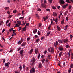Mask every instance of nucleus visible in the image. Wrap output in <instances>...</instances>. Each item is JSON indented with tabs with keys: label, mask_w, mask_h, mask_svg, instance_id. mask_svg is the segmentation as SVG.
I'll return each instance as SVG.
<instances>
[{
	"label": "nucleus",
	"mask_w": 73,
	"mask_h": 73,
	"mask_svg": "<svg viewBox=\"0 0 73 73\" xmlns=\"http://www.w3.org/2000/svg\"><path fill=\"white\" fill-rule=\"evenodd\" d=\"M35 53L36 54H37V53H38V49H37V48H36L35 49Z\"/></svg>",
	"instance_id": "4468645a"
},
{
	"label": "nucleus",
	"mask_w": 73,
	"mask_h": 73,
	"mask_svg": "<svg viewBox=\"0 0 73 73\" xmlns=\"http://www.w3.org/2000/svg\"><path fill=\"white\" fill-rule=\"evenodd\" d=\"M50 32H51V31H48L47 32V36H48L49 35H50Z\"/></svg>",
	"instance_id": "b1692460"
},
{
	"label": "nucleus",
	"mask_w": 73,
	"mask_h": 73,
	"mask_svg": "<svg viewBox=\"0 0 73 73\" xmlns=\"http://www.w3.org/2000/svg\"><path fill=\"white\" fill-rule=\"evenodd\" d=\"M13 33H16V31L15 30H13Z\"/></svg>",
	"instance_id": "0e129e2a"
},
{
	"label": "nucleus",
	"mask_w": 73,
	"mask_h": 73,
	"mask_svg": "<svg viewBox=\"0 0 73 73\" xmlns=\"http://www.w3.org/2000/svg\"><path fill=\"white\" fill-rule=\"evenodd\" d=\"M3 21H1L0 23V26L1 25L3 24Z\"/></svg>",
	"instance_id": "cd10ccee"
},
{
	"label": "nucleus",
	"mask_w": 73,
	"mask_h": 73,
	"mask_svg": "<svg viewBox=\"0 0 73 73\" xmlns=\"http://www.w3.org/2000/svg\"><path fill=\"white\" fill-rule=\"evenodd\" d=\"M57 19L56 18V19H55L54 21H55L56 23H57Z\"/></svg>",
	"instance_id": "e433bc0d"
},
{
	"label": "nucleus",
	"mask_w": 73,
	"mask_h": 73,
	"mask_svg": "<svg viewBox=\"0 0 73 73\" xmlns=\"http://www.w3.org/2000/svg\"><path fill=\"white\" fill-rule=\"evenodd\" d=\"M41 6L42 7H45V5L44 3H42Z\"/></svg>",
	"instance_id": "f3484780"
},
{
	"label": "nucleus",
	"mask_w": 73,
	"mask_h": 73,
	"mask_svg": "<svg viewBox=\"0 0 73 73\" xmlns=\"http://www.w3.org/2000/svg\"><path fill=\"white\" fill-rule=\"evenodd\" d=\"M59 50H60V51H63V50H64V48L60 47L59 48Z\"/></svg>",
	"instance_id": "0eeeda50"
},
{
	"label": "nucleus",
	"mask_w": 73,
	"mask_h": 73,
	"mask_svg": "<svg viewBox=\"0 0 73 73\" xmlns=\"http://www.w3.org/2000/svg\"><path fill=\"white\" fill-rule=\"evenodd\" d=\"M67 27H68V25H66L65 26V27L64 30H66V29H67Z\"/></svg>",
	"instance_id": "473e14b6"
},
{
	"label": "nucleus",
	"mask_w": 73,
	"mask_h": 73,
	"mask_svg": "<svg viewBox=\"0 0 73 73\" xmlns=\"http://www.w3.org/2000/svg\"><path fill=\"white\" fill-rule=\"evenodd\" d=\"M52 0H48V1L49 2L50 4H51L52 2Z\"/></svg>",
	"instance_id": "7c9ffc66"
},
{
	"label": "nucleus",
	"mask_w": 73,
	"mask_h": 73,
	"mask_svg": "<svg viewBox=\"0 0 73 73\" xmlns=\"http://www.w3.org/2000/svg\"><path fill=\"white\" fill-rule=\"evenodd\" d=\"M32 52H33V49H31L29 52V54H32Z\"/></svg>",
	"instance_id": "5701e85b"
},
{
	"label": "nucleus",
	"mask_w": 73,
	"mask_h": 73,
	"mask_svg": "<svg viewBox=\"0 0 73 73\" xmlns=\"http://www.w3.org/2000/svg\"><path fill=\"white\" fill-rule=\"evenodd\" d=\"M26 44V43H22L21 45L22 46H24Z\"/></svg>",
	"instance_id": "2eb2a0df"
},
{
	"label": "nucleus",
	"mask_w": 73,
	"mask_h": 73,
	"mask_svg": "<svg viewBox=\"0 0 73 73\" xmlns=\"http://www.w3.org/2000/svg\"><path fill=\"white\" fill-rule=\"evenodd\" d=\"M52 7L53 9H56V7L55 6H52Z\"/></svg>",
	"instance_id": "a19ab883"
},
{
	"label": "nucleus",
	"mask_w": 73,
	"mask_h": 73,
	"mask_svg": "<svg viewBox=\"0 0 73 73\" xmlns=\"http://www.w3.org/2000/svg\"><path fill=\"white\" fill-rule=\"evenodd\" d=\"M23 24H24V25H25V24H26V23H27V21H23Z\"/></svg>",
	"instance_id": "412c9836"
},
{
	"label": "nucleus",
	"mask_w": 73,
	"mask_h": 73,
	"mask_svg": "<svg viewBox=\"0 0 73 73\" xmlns=\"http://www.w3.org/2000/svg\"><path fill=\"white\" fill-rule=\"evenodd\" d=\"M72 71V69L71 68H69L68 70V73H70Z\"/></svg>",
	"instance_id": "393cba45"
},
{
	"label": "nucleus",
	"mask_w": 73,
	"mask_h": 73,
	"mask_svg": "<svg viewBox=\"0 0 73 73\" xmlns=\"http://www.w3.org/2000/svg\"><path fill=\"white\" fill-rule=\"evenodd\" d=\"M9 65H10V63L9 62L6 63L5 64V66L6 67L7 66V67H9Z\"/></svg>",
	"instance_id": "20e7f679"
},
{
	"label": "nucleus",
	"mask_w": 73,
	"mask_h": 73,
	"mask_svg": "<svg viewBox=\"0 0 73 73\" xmlns=\"http://www.w3.org/2000/svg\"><path fill=\"white\" fill-rule=\"evenodd\" d=\"M41 9H40L39 8L38 9V11H39V12H40V11H41Z\"/></svg>",
	"instance_id": "3c124183"
},
{
	"label": "nucleus",
	"mask_w": 73,
	"mask_h": 73,
	"mask_svg": "<svg viewBox=\"0 0 73 73\" xmlns=\"http://www.w3.org/2000/svg\"><path fill=\"white\" fill-rule=\"evenodd\" d=\"M8 23H9V21L8 20H7L6 22V24H7Z\"/></svg>",
	"instance_id": "09e8293b"
},
{
	"label": "nucleus",
	"mask_w": 73,
	"mask_h": 73,
	"mask_svg": "<svg viewBox=\"0 0 73 73\" xmlns=\"http://www.w3.org/2000/svg\"><path fill=\"white\" fill-rule=\"evenodd\" d=\"M48 17H49V16H46L45 17V18L46 19H48Z\"/></svg>",
	"instance_id": "8fccbe9b"
},
{
	"label": "nucleus",
	"mask_w": 73,
	"mask_h": 73,
	"mask_svg": "<svg viewBox=\"0 0 73 73\" xmlns=\"http://www.w3.org/2000/svg\"><path fill=\"white\" fill-rule=\"evenodd\" d=\"M15 27H19V25L17 24H16L15 25Z\"/></svg>",
	"instance_id": "72a5a7b5"
},
{
	"label": "nucleus",
	"mask_w": 73,
	"mask_h": 73,
	"mask_svg": "<svg viewBox=\"0 0 73 73\" xmlns=\"http://www.w3.org/2000/svg\"><path fill=\"white\" fill-rule=\"evenodd\" d=\"M36 72L35 69L34 68H32L30 70V73H35Z\"/></svg>",
	"instance_id": "f257e3e1"
},
{
	"label": "nucleus",
	"mask_w": 73,
	"mask_h": 73,
	"mask_svg": "<svg viewBox=\"0 0 73 73\" xmlns=\"http://www.w3.org/2000/svg\"><path fill=\"white\" fill-rule=\"evenodd\" d=\"M71 51H72V50H70L68 53V57H69V56H70V53L71 52Z\"/></svg>",
	"instance_id": "a211bd4d"
},
{
	"label": "nucleus",
	"mask_w": 73,
	"mask_h": 73,
	"mask_svg": "<svg viewBox=\"0 0 73 73\" xmlns=\"http://www.w3.org/2000/svg\"><path fill=\"white\" fill-rule=\"evenodd\" d=\"M66 1L67 3H71V2L69 1V0H66Z\"/></svg>",
	"instance_id": "c756f323"
},
{
	"label": "nucleus",
	"mask_w": 73,
	"mask_h": 73,
	"mask_svg": "<svg viewBox=\"0 0 73 73\" xmlns=\"http://www.w3.org/2000/svg\"><path fill=\"white\" fill-rule=\"evenodd\" d=\"M71 8H72V6H71V5H70L69 7V9H71Z\"/></svg>",
	"instance_id": "603ef678"
},
{
	"label": "nucleus",
	"mask_w": 73,
	"mask_h": 73,
	"mask_svg": "<svg viewBox=\"0 0 73 73\" xmlns=\"http://www.w3.org/2000/svg\"><path fill=\"white\" fill-rule=\"evenodd\" d=\"M44 38V37L43 36L41 38V40H43Z\"/></svg>",
	"instance_id": "052dcab7"
},
{
	"label": "nucleus",
	"mask_w": 73,
	"mask_h": 73,
	"mask_svg": "<svg viewBox=\"0 0 73 73\" xmlns=\"http://www.w3.org/2000/svg\"><path fill=\"white\" fill-rule=\"evenodd\" d=\"M8 8H9V7H5L4 9H5V10H7V9H8Z\"/></svg>",
	"instance_id": "4c0bfd02"
},
{
	"label": "nucleus",
	"mask_w": 73,
	"mask_h": 73,
	"mask_svg": "<svg viewBox=\"0 0 73 73\" xmlns=\"http://www.w3.org/2000/svg\"><path fill=\"white\" fill-rule=\"evenodd\" d=\"M24 10L22 11V15H24Z\"/></svg>",
	"instance_id": "774afa93"
},
{
	"label": "nucleus",
	"mask_w": 73,
	"mask_h": 73,
	"mask_svg": "<svg viewBox=\"0 0 73 73\" xmlns=\"http://www.w3.org/2000/svg\"><path fill=\"white\" fill-rule=\"evenodd\" d=\"M51 53H53L54 52V49L53 48V47H51Z\"/></svg>",
	"instance_id": "9d476101"
},
{
	"label": "nucleus",
	"mask_w": 73,
	"mask_h": 73,
	"mask_svg": "<svg viewBox=\"0 0 73 73\" xmlns=\"http://www.w3.org/2000/svg\"><path fill=\"white\" fill-rule=\"evenodd\" d=\"M27 28V27L26 26H25V27L23 28H22V31H26V28Z\"/></svg>",
	"instance_id": "f8f14e48"
},
{
	"label": "nucleus",
	"mask_w": 73,
	"mask_h": 73,
	"mask_svg": "<svg viewBox=\"0 0 73 73\" xmlns=\"http://www.w3.org/2000/svg\"><path fill=\"white\" fill-rule=\"evenodd\" d=\"M28 24H29V23H27L25 26H26H26H27V27H28Z\"/></svg>",
	"instance_id": "4d7b16f0"
},
{
	"label": "nucleus",
	"mask_w": 73,
	"mask_h": 73,
	"mask_svg": "<svg viewBox=\"0 0 73 73\" xmlns=\"http://www.w3.org/2000/svg\"><path fill=\"white\" fill-rule=\"evenodd\" d=\"M44 61H45V59H43L42 61V63H44Z\"/></svg>",
	"instance_id": "13d9d810"
},
{
	"label": "nucleus",
	"mask_w": 73,
	"mask_h": 73,
	"mask_svg": "<svg viewBox=\"0 0 73 73\" xmlns=\"http://www.w3.org/2000/svg\"><path fill=\"white\" fill-rule=\"evenodd\" d=\"M20 49H21V48L19 47V48H18L17 51L18 52H19V51H20Z\"/></svg>",
	"instance_id": "de8ad7c7"
},
{
	"label": "nucleus",
	"mask_w": 73,
	"mask_h": 73,
	"mask_svg": "<svg viewBox=\"0 0 73 73\" xmlns=\"http://www.w3.org/2000/svg\"><path fill=\"white\" fill-rule=\"evenodd\" d=\"M12 15H10L9 17H8V18L9 19H11V17H12Z\"/></svg>",
	"instance_id": "2f4dec72"
},
{
	"label": "nucleus",
	"mask_w": 73,
	"mask_h": 73,
	"mask_svg": "<svg viewBox=\"0 0 73 73\" xmlns=\"http://www.w3.org/2000/svg\"><path fill=\"white\" fill-rule=\"evenodd\" d=\"M62 8H66V5H64L63 6H62Z\"/></svg>",
	"instance_id": "ea45409f"
},
{
	"label": "nucleus",
	"mask_w": 73,
	"mask_h": 73,
	"mask_svg": "<svg viewBox=\"0 0 73 73\" xmlns=\"http://www.w3.org/2000/svg\"><path fill=\"white\" fill-rule=\"evenodd\" d=\"M58 42H59V43H61V44H62V43H63V42L62 41H61V40L58 39Z\"/></svg>",
	"instance_id": "aec40b11"
},
{
	"label": "nucleus",
	"mask_w": 73,
	"mask_h": 73,
	"mask_svg": "<svg viewBox=\"0 0 73 73\" xmlns=\"http://www.w3.org/2000/svg\"><path fill=\"white\" fill-rule=\"evenodd\" d=\"M42 24H41V23H40L39 24V26L38 27H41V26Z\"/></svg>",
	"instance_id": "58836bf2"
},
{
	"label": "nucleus",
	"mask_w": 73,
	"mask_h": 73,
	"mask_svg": "<svg viewBox=\"0 0 73 73\" xmlns=\"http://www.w3.org/2000/svg\"><path fill=\"white\" fill-rule=\"evenodd\" d=\"M19 53L21 54V57H22L23 56V50H21L19 52Z\"/></svg>",
	"instance_id": "39448f33"
},
{
	"label": "nucleus",
	"mask_w": 73,
	"mask_h": 73,
	"mask_svg": "<svg viewBox=\"0 0 73 73\" xmlns=\"http://www.w3.org/2000/svg\"><path fill=\"white\" fill-rule=\"evenodd\" d=\"M72 37H73V36L72 35H70V38H72Z\"/></svg>",
	"instance_id": "338daca9"
},
{
	"label": "nucleus",
	"mask_w": 73,
	"mask_h": 73,
	"mask_svg": "<svg viewBox=\"0 0 73 73\" xmlns=\"http://www.w3.org/2000/svg\"><path fill=\"white\" fill-rule=\"evenodd\" d=\"M73 65L72 64H71L70 65V67L71 68H73Z\"/></svg>",
	"instance_id": "e2e57ef3"
},
{
	"label": "nucleus",
	"mask_w": 73,
	"mask_h": 73,
	"mask_svg": "<svg viewBox=\"0 0 73 73\" xmlns=\"http://www.w3.org/2000/svg\"><path fill=\"white\" fill-rule=\"evenodd\" d=\"M59 2L60 4H63L65 3V2H64V1L63 0H60Z\"/></svg>",
	"instance_id": "f03ea898"
},
{
	"label": "nucleus",
	"mask_w": 73,
	"mask_h": 73,
	"mask_svg": "<svg viewBox=\"0 0 73 73\" xmlns=\"http://www.w3.org/2000/svg\"><path fill=\"white\" fill-rule=\"evenodd\" d=\"M63 42H67L68 41V39H65L63 41Z\"/></svg>",
	"instance_id": "9b49d317"
},
{
	"label": "nucleus",
	"mask_w": 73,
	"mask_h": 73,
	"mask_svg": "<svg viewBox=\"0 0 73 73\" xmlns=\"http://www.w3.org/2000/svg\"><path fill=\"white\" fill-rule=\"evenodd\" d=\"M4 31H5V29H4L3 30H2V33H3V32H4Z\"/></svg>",
	"instance_id": "680f3d73"
},
{
	"label": "nucleus",
	"mask_w": 73,
	"mask_h": 73,
	"mask_svg": "<svg viewBox=\"0 0 73 73\" xmlns=\"http://www.w3.org/2000/svg\"><path fill=\"white\" fill-rule=\"evenodd\" d=\"M51 24H53V20H52V19H51Z\"/></svg>",
	"instance_id": "c9c22d12"
},
{
	"label": "nucleus",
	"mask_w": 73,
	"mask_h": 73,
	"mask_svg": "<svg viewBox=\"0 0 73 73\" xmlns=\"http://www.w3.org/2000/svg\"><path fill=\"white\" fill-rule=\"evenodd\" d=\"M19 70L21 71V69H22V67L21 66H20L19 67Z\"/></svg>",
	"instance_id": "f704fd0d"
},
{
	"label": "nucleus",
	"mask_w": 73,
	"mask_h": 73,
	"mask_svg": "<svg viewBox=\"0 0 73 73\" xmlns=\"http://www.w3.org/2000/svg\"><path fill=\"white\" fill-rule=\"evenodd\" d=\"M23 69H25V65H23Z\"/></svg>",
	"instance_id": "79ce46f5"
},
{
	"label": "nucleus",
	"mask_w": 73,
	"mask_h": 73,
	"mask_svg": "<svg viewBox=\"0 0 73 73\" xmlns=\"http://www.w3.org/2000/svg\"><path fill=\"white\" fill-rule=\"evenodd\" d=\"M53 15L54 17H55V16H57V14L56 13V12H54L53 13Z\"/></svg>",
	"instance_id": "6e6552de"
},
{
	"label": "nucleus",
	"mask_w": 73,
	"mask_h": 73,
	"mask_svg": "<svg viewBox=\"0 0 73 73\" xmlns=\"http://www.w3.org/2000/svg\"><path fill=\"white\" fill-rule=\"evenodd\" d=\"M67 13H68V11H66L64 13V15L65 16H66V15H67Z\"/></svg>",
	"instance_id": "c03bdc74"
},
{
	"label": "nucleus",
	"mask_w": 73,
	"mask_h": 73,
	"mask_svg": "<svg viewBox=\"0 0 73 73\" xmlns=\"http://www.w3.org/2000/svg\"><path fill=\"white\" fill-rule=\"evenodd\" d=\"M36 61V59L34 57H33L31 60V62H35Z\"/></svg>",
	"instance_id": "423d86ee"
},
{
	"label": "nucleus",
	"mask_w": 73,
	"mask_h": 73,
	"mask_svg": "<svg viewBox=\"0 0 73 73\" xmlns=\"http://www.w3.org/2000/svg\"><path fill=\"white\" fill-rule=\"evenodd\" d=\"M33 31L34 34H35L36 33V32H37V29H36L34 30V31L33 30Z\"/></svg>",
	"instance_id": "1a4fd4ad"
},
{
	"label": "nucleus",
	"mask_w": 73,
	"mask_h": 73,
	"mask_svg": "<svg viewBox=\"0 0 73 73\" xmlns=\"http://www.w3.org/2000/svg\"><path fill=\"white\" fill-rule=\"evenodd\" d=\"M11 25V23H9V24H8L7 25V26L8 27H9Z\"/></svg>",
	"instance_id": "bf43d9fd"
},
{
	"label": "nucleus",
	"mask_w": 73,
	"mask_h": 73,
	"mask_svg": "<svg viewBox=\"0 0 73 73\" xmlns=\"http://www.w3.org/2000/svg\"><path fill=\"white\" fill-rule=\"evenodd\" d=\"M5 62V59H3V63H4V62Z\"/></svg>",
	"instance_id": "6e6d98bb"
},
{
	"label": "nucleus",
	"mask_w": 73,
	"mask_h": 73,
	"mask_svg": "<svg viewBox=\"0 0 73 73\" xmlns=\"http://www.w3.org/2000/svg\"><path fill=\"white\" fill-rule=\"evenodd\" d=\"M64 22H65V20L64 19H63L62 21L61 22V24H62V25L64 24Z\"/></svg>",
	"instance_id": "dca6fc26"
},
{
	"label": "nucleus",
	"mask_w": 73,
	"mask_h": 73,
	"mask_svg": "<svg viewBox=\"0 0 73 73\" xmlns=\"http://www.w3.org/2000/svg\"><path fill=\"white\" fill-rule=\"evenodd\" d=\"M58 42L57 41H56V42L54 43V45L55 46V48H57V45H58Z\"/></svg>",
	"instance_id": "7ed1b4c3"
},
{
	"label": "nucleus",
	"mask_w": 73,
	"mask_h": 73,
	"mask_svg": "<svg viewBox=\"0 0 73 73\" xmlns=\"http://www.w3.org/2000/svg\"><path fill=\"white\" fill-rule=\"evenodd\" d=\"M16 10H15L13 11V13H16Z\"/></svg>",
	"instance_id": "37998d69"
},
{
	"label": "nucleus",
	"mask_w": 73,
	"mask_h": 73,
	"mask_svg": "<svg viewBox=\"0 0 73 73\" xmlns=\"http://www.w3.org/2000/svg\"><path fill=\"white\" fill-rule=\"evenodd\" d=\"M46 10L47 11H48V12H50V9H46Z\"/></svg>",
	"instance_id": "49530a36"
},
{
	"label": "nucleus",
	"mask_w": 73,
	"mask_h": 73,
	"mask_svg": "<svg viewBox=\"0 0 73 73\" xmlns=\"http://www.w3.org/2000/svg\"><path fill=\"white\" fill-rule=\"evenodd\" d=\"M17 24H19V25H21V21H18L17 23Z\"/></svg>",
	"instance_id": "ddd939ff"
},
{
	"label": "nucleus",
	"mask_w": 73,
	"mask_h": 73,
	"mask_svg": "<svg viewBox=\"0 0 73 73\" xmlns=\"http://www.w3.org/2000/svg\"><path fill=\"white\" fill-rule=\"evenodd\" d=\"M21 29V27H19V31H20Z\"/></svg>",
	"instance_id": "5fc2aeb1"
},
{
	"label": "nucleus",
	"mask_w": 73,
	"mask_h": 73,
	"mask_svg": "<svg viewBox=\"0 0 73 73\" xmlns=\"http://www.w3.org/2000/svg\"><path fill=\"white\" fill-rule=\"evenodd\" d=\"M41 67H42V64L40 63H39V68H41Z\"/></svg>",
	"instance_id": "6ab92c4d"
},
{
	"label": "nucleus",
	"mask_w": 73,
	"mask_h": 73,
	"mask_svg": "<svg viewBox=\"0 0 73 73\" xmlns=\"http://www.w3.org/2000/svg\"><path fill=\"white\" fill-rule=\"evenodd\" d=\"M21 44V41L20 40L18 42V45H20V44Z\"/></svg>",
	"instance_id": "a878e982"
},
{
	"label": "nucleus",
	"mask_w": 73,
	"mask_h": 73,
	"mask_svg": "<svg viewBox=\"0 0 73 73\" xmlns=\"http://www.w3.org/2000/svg\"><path fill=\"white\" fill-rule=\"evenodd\" d=\"M24 19V17H20L19 18V19Z\"/></svg>",
	"instance_id": "69168bd1"
},
{
	"label": "nucleus",
	"mask_w": 73,
	"mask_h": 73,
	"mask_svg": "<svg viewBox=\"0 0 73 73\" xmlns=\"http://www.w3.org/2000/svg\"><path fill=\"white\" fill-rule=\"evenodd\" d=\"M40 39L38 38L36 40L35 42H40Z\"/></svg>",
	"instance_id": "4be33fe9"
},
{
	"label": "nucleus",
	"mask_w": 73,
	"mask_h": 73,
	"mask_svg": "<svg viewBox=\"0 0 73 73\" xmlns=\"http://www.w3.org/2000/svg\"><path fill=\"white\" fill-rule=\"evenodd\" d=\"M50 55H48V58H50Z\"/></svg>",
	"instance_id": "864d4df0"
},
{
	"label": "nucleus",
	"mask_w": 73,
	"mask_h": 73,
	"mask_svg": "<svg viewBox=\"0 0 73 73\" xmlns=\"http://www.w3.org/2000/svg\"><path fill=\"white\" fill-rule=\"evenodd\" d=\"M68 19L69 18H68V17H66V21H68Z\"/></svg>",
	"instance_id": "a18cd8bd"
},
{
	"label": "nucleus",
	"mask_w": 73,
	"mask_h": 73,
	"mask_svg": "<svg viewBox=\"0 0 73 73\" xmlns=\"http://www.w3.org/2000/svg\"><path fill=\"white\" fill-rule=\"evenodd\" d=\"M66 48H70V46L69 45H66Z\"/></svg>",
	"instance_id": "c85d7f7f"
},
{
	"label": "nucleus",
	"mask_w": 73,
	"mask_h": 73,
	"mask_svg": "<svg viewBox=\"0 0 73 73\" xmlns=\"http://www.w3.org/2000/svg\"><path fill=\"white\" fill-rule=\"evenodd\" d=\"M57 29L58 31H60V27H59V26H57Z\"/></svg>",
	"instance_id": "bb28decb"
}]
</instances>
